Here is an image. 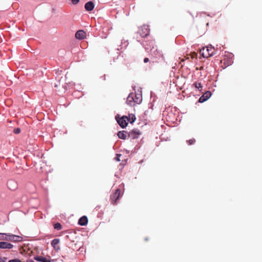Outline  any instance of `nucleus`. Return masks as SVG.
I'll return each mask as SVG.
<instances>
[{"label": "nucleus", "instance_id": "obj_1", "mask_svg": "<svg viewBox=\"0 0 262 262\" xmlns=\"http://www.w3.org/2000/svg\"><path fill=\"white\" fill-rule=\"evenodd\" d=\"M23 238L19 236L15 235L10 233H0V240L9 241L13 242H20L22 241Z\"/></svg>", "mask_w": 262, "mask_h": 262}, {"label": "nucleus", "instance_id": "obj_2", "mask_svg": "<svg viewBox=\"0 0 262 262\" xmlns=\"http://www.w3.org/2000/svg\"><path fill=\"white\" fill-rule=\"evenodd\" d=\"M215 49L212 46L203 48L200 50V53L204 58H208L215 54Z\"/></svg>", "mask_w": 262, "mask_h": 262}, {"label": "nucleus", "instance_id": "obj_3", "mask_svg": "<svg viewBox=\"0 0 262 262\" xmlns=\"http://www.w3.org/2000/svg\"><path fill=\"white\" fill-rule=\"evenodd\" d=\"M116 120L122 128H125L128 123V117L126 116L119 118V115H118V117L116 116Z\"/></svg>", "mask_w": 262, "mask_h": 262}, {"label": "nucleus", "instance_id": "obj_4", "mask_svg": "<svg viewBox=\"0 0 262 262\" xmlns=\"http://www.w3.org/2000/svg\"><path fill=\"white\" fill-rule=\"evenodd\" d=\"M141 135V132L138 129H133L128 134V138L131 139H136Z\"/></svg>", "mask_w": 262, "mask_h": 262}, {"label": "nucleus", "instance_id": "obj_5", "mask_svg": "<svg viewBox=\"0 0 262 262\" xmlns=\"http://www.w3.org/2000/svg\"><path fill=\"white\" fill-rule=\"evenodd\" d=\"M134 100H135V104H139L142 101V95L141 93H134Z\"/></svg>", "mask_w": 262, "mask_h": 262}, {"label": "nucleus", "instance_id": "obj_6", "mask_svg": "<svg viewBox=\"0 0 262 262\" xmlns=\"http://www.w3.org/2000/svg\"><path fill=\"white\" fill-rule=\"evenodd\" d=\"M134 93H131L129 94L127 98L126 103L128 105L130 106H134L135 105V100H134Z\"/></svg>", "mask_w": 262, "mask_h": 262}, {"label": "nucleus", "instance_id": "obj_7", "mask_svg": "<svg viewBox=\"0 0 262 262\" xmlns=\"http://www.w3.org/2000/svg\"><path fill=\"white\" fill-rule=\"evenodd\" d=\"M86 37V33L83 30H78L75 33V37L78 39H83Z\"/></svg>", "mask_w": 262, "mask_h": 262}, {"label": "nucleus", "instance_id": "obj_8", "mask_svg": "<svg viewBox=\"0 0 262 262\" xmlns=\"http://www.w3.org/2000/svg\"><path fill=\"white\" fill-rule=\"evenodd\" d=\"M13 245L10 243L6 242H0L1 249H12Z\"/></svg>", "mask_w": 262, "mask_h": 262}, {"label": "nucleus", "instance_id": "obj_9", "mask_svg": "<svg viewBox=\"0 0 262 262\" xmlns=\"http://www.w3.org/2000/svg\"><path fill=\"white\" fill-rule=\"evenodd\" d=\"M128 132L125 130L120 131L117 133L118 137L121 139L125 140L128 137Z\"/></svg>", "mask_w": 262, "mask_h": 262}, {"label": "nucleus", "instance_id": "obj_10", "mask_svg": "<svg viewBox=\"0 0 262 262\" xmlns=\"http://www.w3.org/2000/svg\"><path fill=\"white\" fill-rule=\"evenodd\" d=\"M8 186L9 189L11 190H15L17 188V184L16 183L12 180L9 181L8 183Z\"/></svg>", "mask_w": 262, "mask_h": 262}, {"label": "nucleus", "instance_id": "obj_11", "mask_svg": "<svg viewBox=\"0 0 262 262\" xmlns=\"http://www.w3.org/2000/svg\"><path fill=\"white\" fill-rule=\"evenodd\" d=\"M59 243V239L57 238L53 239L51 242L52 246L56 250H58L60 249V247L58 246Z\"/></svg>", "mask_w": 262, "mask_h": 262}, {"label": "nucleus", "instance_id": "obj_12", "mask_svg": "<svg viewBox=\"0 0 262 262\" xmlns=\"http://www.w3.org/2000/svg\"><path fill=\"white\" fill-rule=\"evenodd\" d=\"M85 9L89 11H92L94 8V4L92 2H89L85 4Z\"/></svg>", "mask_w": 262, "mask_h": 262}, {"label": "nucleus", "instance_id": "obj_13", "mask_svg": "<svg viewBox=\"0 0 262 262\" xmlns=\"http://www.w3.org/2000/svg\"><path fill=\"white\" fill-rule=\"evenodd\" d=\"M117 157H116V161H121L122 162L120 163V165L122 166H124L125 165L126 163V161L125 159L121 158H122V155L120 154H117Z\"/></svg>", "mask_w": 262, "mask_h": 262}, {"label": "nucleus", "instance_id": "obj_14", "mask_svg": "<svg viewBox=\"0 0 262 262\" xmlns=\"http://www.w3.org/2000/svg\"><path fill=\"white\" fill-rule=\"evenodd\" d=\"M79 225L85 226L88 223V219L85 216H83L80 218L78 221Z\"/></svg>", "mask_w": 262, "mask_h": 262}, {"label": "nucleus", "instance_id": "obj_15", "mask_svg": "<svg viewBox=\"0 0 262 262\" xmlns=\"http://www.w3.org/2000/svg\"><path fill=\"white\" fill-rule=\"evenodd\" d=\"M34 259L39 262H50V260L41 256H36Z\"/></svg>", "mask_w": 262, "mask_h": 262}, {"label": "nucleus", "instance_id": "obj_16", "mask_svg": "<svg viewBox=\"0 0 262 262\" xmlns=\"http://www.w3.org/2000/svg\"><path fill=\"white\" fill-rule=\"evenodd\" d=\"M193 85L195 87L196 89H198L200 91L202 90V85L200 82H195L193 84Z\"/></svg>", "mask_w": 262, "mask_h": 262}, {"label": "nucleus", "instance_id": "obj_17", "mask_svg": "<svg viewBox=\"0 0 262 262\" xmlns=\"http://www.w3.org/2000/svg\"><path fill=\"white\" fill-rule=\"evenodd\" d=\"M136 118L135 115L134 114H129V116L128 117V122H130V123H133L136 120Z\"/></svg>", "mask_w": 262, "mask_h": 262}, {"label": "nucleus", "instance_id": "obj_18", "mask_svg": "<svg viewBox=\"0 0 262 262\" xmlns=\"http://www.w3.org/2000/svg\"><path fill=\"white\" fill-rule=\"evenodd\" d=\"M123 193V191H121V190L119 189L116 190V195H117V198H116V201L117 199H118L120 197H121Z\"/></svg>", "mask_w": 262, "mask_h": 262}, {"label": "nucleus", "instance_id": "obj_19", "mask_svg": "<svg viewBox=\"0 0 262 262\" xmlns=\"http://www.w3.org/2000/svg\"><path fill=\"white\" fill-rule=\"evenodd\" d=\"M203 95L207 100L211 97V93L209 91H207Z\"/></svg>", "mask_w": 262, "mask_h": 262}, {"label": "nucleus", "instance_id": "obj_20", "mask_svg": "<svg viewBox=\"0 0 262 262\" xmlns=\"http://www.w3.org/2000/svg\"><path fill=\"white\" fill-rule=\"evenodd\" d=\"M54 228L58 230H59L61 229V225H60V223H56L55 225H54Z\"/></svg>", "mask_w": 262, "mask_h": 262}, {"label": "nucleus", "instance_id": "obj_21", "mask_svg": "<svg viewBox=\"0 0 262 262\" xmlns=\"http://www.w3.org/2000/svg\"><path fill=\"white\" fill-rule=\"evenodd\" d=\"M207 99L206 98H205L203 95H202V96L200 97V98H199V102H200V103H202V102H204V101H206Z\"/></svg>", "mask_w": 262, "mask_h": 262}, {"label": "nucleus", "instance_id": "obj_22", "mask_svg": "<svg viewBox=\"0 0 262 262\" xmlns=\"http://www.w3.org/2000/svg\"><path fill=\"white\" fill-rule=\"evenodd\" d=\"M187 142L189 145H192L195 143V140L194 139H191L189 140H187Z\"/></svg>", "mask_w": 262, "mask_h": 262}, {"label": "nucleus", "instance_id": "obj_23", "mask_svg": "<svg viewBox=\"0 0 262 262\" xmlns=\"http://www.w3.org/2000/svg\"><path fill=\"white\" fill-rule=\"evenodd\" d=\"M232 60H228L227 62L226 61V59H224V64H226L227 66H228L229 65L231 64V63H232Z\"/></svg>", "mask_w": 262, "mask_h": 262}, {"label": "nucleus", "instance_id": "obj_24", "mask_svg": "<svg viewBox=\"0 0 262 262\" xmlns=\"http://www.w3.org/2000/svg\"><path fill=\"white\" fill-rule=\"evenodd\" d=\"M7 258L5 257H0V262H6Z\"/></svg>", "mask_w": 262, "mask_h": 262}, {"label": "nucleus", "instance_id": "obj_25", "mask_svg": "<svg viewBox=\"0 0 262 262\" xmlns=\"http://www.w3.org/2000/svg\"><path fill=\"white\" fill-rule=\"evenodd\" d=\"M14 132L15 134H19L20 132V129L19 128H15Z\"/></svg>", "mask_w": 262, "mask_h": 262}, {"label": "nucleus", "instance_id": "obj_26", "mask_svg": "<svg viewBox=\"0 0 262 262\" xmlns=\"http://www.w3.org/2000/svg\"><path fill=\"white\" fill-rule=\"evenodd\" d=\"M8 262H21V261L19 259H14L10 260Z\"/></svg>", "mask_w": 262, "mask_h": 262}, {"label": "nucleus", "instance_id": "obj_27", "mask_svg": "<svg viewBox=\"0 0 262 262\" xmlns=\"http://www.w3.org/2000/svg\"><path fill=\"white\" fill-rule=\"evenodd\" d=\"M79 0H72V2L74 4H76L79 2Z\"/></svg>", "mask_w": 262, "mask_h": 262}, {"label": "nucleus", "instance_id": "obj_28", "mask_svg": "<svg viewBox=\"0 0 262 262\" xmlns=\"http://www.w3.org/2000/svg\"><path fill=\"white\" fill-rule=\"evenodd\" d=\"M149 59H148V58H147V57H146V58H145L144 59V62L145 63H147V62H148L149 61Z\"/></svg>", "mask_w": 262, "mask_h": 262}, {"label": "nucleus", "instance_id": "obj_29", "mask_svg": "<svg viewBox=\"0 0 262 262\" xmlns=\"http://www.w3.org/2000/svg\"><path fill=\"white\" fill-rule=\"evenodd\" d=\"M203 69H204V67H202H202H200V68H196V70H203Z\"/></svg>", "mask_w": 262, "mask_h": 262}, {"label": "nucleus", "instance_id": "obj_30", "mask_svg": "<svg viewBox=\"0 0 262 262\" xmlns=\"http://www.w3.org/2000/svg\"><path fill=\"white\" fill-rule=\"evenodd\" d=\"M27 262H34V261L32 259H28L27 260Z\"/></svg>", "mask_w": 262, "mask_h": 262}]
</instances>
